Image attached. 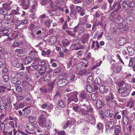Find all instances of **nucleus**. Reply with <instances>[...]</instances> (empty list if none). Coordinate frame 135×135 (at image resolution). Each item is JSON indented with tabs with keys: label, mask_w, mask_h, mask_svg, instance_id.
I'll return each mask as SVG.
<instances>
[{
	"label": "nucleus",
	"mask_w": 135,
	"mask_h": 135,
	"mask_svg": "<svg viewBox=\"0 0 135 135\" xmlns=\"http://www.w3.org/2000/svg\"><path fill=\"white\" fill-rule=\"evenodd\" d=\"M20 15V12L19 8L17 7L16 10H12L10 13L7 15H5L4 17V19L6 20H10L12 22L14 21L15 18L16 17V15Z\"/></svg>",
	"instance_id": "obj_1"
},
{
	"label": "nucleus",
	"mask_w": 135,
	"mask_h": 135,
	"mask_svg": "<svg viewBox=\"0 0 135 135\" xmlns=\"http://www.w3.org/2000/svg\"><path fill=\"white\" fill-rule=\"evenodd\" d=\"M93 108H89L87 110L83 108L81 111L80 114L86 118H91L93 114Z\"/></svg>",
	"instance_id": "obj_2"
},
{
	"label": "nucleus",
	"mask_w": 135,
	"mask_h": 135,
	"mask_svg": "<svg viewBox=\"0 0 135 135\" xmlns=\"http://www.w3.org/2000/svg\"><path fill=\"white\" fill-rule=\"evenodd\" d=\"M25 130L27 133L28 134L27 135H31L35 134V132L34 131V127L32 123H27L25 128Z\"/></svg>",
	"instance_id": "obj_3"
},
{
	"label": "nucleus",
	"mask_w": 135,
	"mask_h": 135,
	"mask_svg": "<svg viewBox=\"0 0 135 135\" xmlns=\"http://www.w3.org/2000/svg\"><path fill=\"white\" fill-rule=\"evenodd\" d=\"M118 91L122 97H125L128 95L131 92L130 89L124 87L120 88Z\"/></svg>",
	"instance_id": "obj_4"
},
{
	"label": "nucleus",
	"mask_w": 135,
	"mask_h": 135,
	"mask_svg": "<svg viewBox=\"0 0 135 135\" xmlns=\"http://www.w3.org/2000/svg\"><path fill=\"white\" fill-rule=\"evenodd\" d=\"M39 123L42 127H49L51 124V121L49 119L46 120V119H40Z\"/></svg>",
	"instance_id": "obj_5"
},
{
	"label": "nucleus",
	"mask_w": 135,
	"mask_h": 135,
	"mask_svg": "<svg viewBox=\"0 0 135 135\" xmlns=\"http://www.w3.org/2000/svg\"><path fill=\"white\" fill-rule=\"evenodd\" d=\"M29 55L32 60H34V61L35 62H37L40 60V58L36 51H31L29 54Z\"/></svg>",
	"instance_id": "obj_6"
},
{
	"label": "nucleus",
	"mask_w": 135,
	"mask_h": 135,
	"mask_svg": "<svg viewBox=\"0 0 135 135\" xmlns=\"http://www.w3.org/2000/svg\"><path fill=\"white\" fill-rule=\"evenodd\" d=\"M85 29L84 27H79L78 26H76L74 28L73 31L74 33L78 32V35H81V34L85 33Z\"/></svg>",
	"instance_id": "obj_7"
},
{
	"label": "nucleus",
	"mask_w": 135,
	"mask_h": 135,
	"mask_svg": "<svg viewBox=\"0 0 135 135\" xmlns=\"http://www.w3.org/2000/svg\"><path fill=\"white\" fill-rule=\"evenodd\" d=\"M11 82L15 84V86L21 85V82L19 80L18 78L16 77H12L11 79Z\"/></svg>",
	"instance_id": "obj_8"
},
{
	"label": "nucleus",
	"mask_w": 135,
	"mask_h": 135,
	"mask_svg": "<svg viewBox=\"0 0 135 135\" xmlns=\"http://www.w3.org/2000/svg\"><path fill=\"white\" fill-rule=\"evenodd\" d=\"M12 3L11 1L8 0L7 2L3 4V7L8 11L11 9L10 5Z\"/></svg>",
	"instance_id": "obj_9"
},
{
	"label": "nucleus",
	"mask_w": 135,
	"mask_h": 135,
	"mask_svg": "<svg viewBox=\"0 0 135 135\" xmlns=\"http://www.w3.org/2000/svg\"><path fill=\"white\" fill-rule=\"evenodd\" d=\"M68 83L67 81L65 79L59 80L57 82L58 86L60 87H63Z\"/></svg>",
	"instance_id": "obj_10"
},
{
	"label": "nucleus",
	"mask_w": 135,
	"mask_h": 135,
	"mask_svg": "<svg viewBox=\"0 0 135 135\" xmlns=\"http://www.w3.org/2000/svg\"><path fill=\"white\" fill-rule=\"evenodd\" d=\"M9 31L8 28L7 27H6L0 30V34L2 36H8V32Z\"/></svg>",
	"instance_id": "obj_11"
},
{
	"label": "nucleus",
	"mask_w": 135,
	"mask_h": 135,
	"mask_svg": "<svg viewBox=\"0 0 135 135\" xmlns=\"http://www.w3.org/2000/svg\"><path fill=\"white\" fill-rule=\"evenodd\" d=\"M115 98L114 94L112 93H109L108 95L105 97V100L107 102L111 101Z\"/></svg>",
	"instance_id": "obj_12"
},
{
	"label": "nucleus",
	"mask_w": 135,
	"mask_h": 135,
	"mask_svg": "<svg viewBox=\"0 0 135 135\" xmlns=\"http://www.w3.org/2000/svg\"><path fill=\"white\" fill-rule=\"evenodd\" d=\"M78 100V99L77 97V95L75 94L71 96L68 99V103H69L72 101L76 102Z\"/></svg>",
	"instance_id": "obj_13"
},
{
	"label": "nucleus",
	"mask_w": 135,
	"mask_h": 135,
	"mask_svg": "<svg viewBox=\"0 0 135 135\" xmlns=\"http://www.w3.org/2000/svg\"><path fill=\"white\" fill-rule=\"evenodd\" d=\"M104 105V103L103 102H102L99 99H98L96 102V106L97 109H100L102 108V106Z\"/></svg>",
	"instance_id": "obj_14"
},
{
	"label": "nucleus",
	"mask_w": 135,
	"mask_h": 135,
	"mask_svg": "<svg viewBox=\"0 0 135 135\" xmlns=\"http://www.w3.org/2000/svg\"><path fill=\"white\" fill-rule=\"evenodd\" d=\"M126 20L127 24L128 25L131 24L134 21L133 17L131 15H128L127 18Z\"/></svg>",
	"instance_id": "obj_15"
},
{
	"label": "nucleus",
	"mask_w": 135,
	"mask_h": 135,
	"mask_svg": "<svg viewBox=\"0 0 135 135\" xmlns=\"http://www.w3.org/2000/svg\"><path fill=\"white\" fill-rule=\"evenodd\" d=\"M71 42L67 39H64L62 41V45L64 47H66L70 45Z\"/></svg>",
	"instance_id": "obj_16"
},
{
	"label": "nucleus",
	"mask_w": 135,
	"mask_h": 135,
	"mask_svg": "<svg viewBox=\"0 0 135 135\" xmlns=\"http://www.w3.org/2000/svg\"><path fill=\"white\" fill-rule=\"evenodd\" d=\"M87 97V93L84 91H81L80 94L79 98L81 99H84V100H85L86 99Z\"/></svg>",
	"instance_id": "obj_17"
},
{
	"label": "nucleus",
	"mask_w": 135,
	"mask_h": 135,
	"mask_svg": "<svg viewBox=\"0 0 135 135\" xmlns=\"http://www.w3.org/2000/svg\"><path fill=\"white\" fill-rule=\"evenodd\" d=\"M10 97L9 94H6L3 95L2 97V99L3 101L6 102H9L10 100Z\"/></svg>",
	"instance_id": "obj_18"
},
{
	"label": "nucleus",
	"mask_w": 135,
	"mask_h": 135,
	"mask_svg": "<svg viewBox=\"0 0 135 135\" xmlns=\"http://www.w3.org/2000/svg\"><path fill=\"white\" fill-rule=\"evenodd\" d=\"M126 42V39L125 37H122L119 38L118 44V45L122 46Z\"/></svg>",
	"instance_id": "obj_19"
},
{
	"label": "nucleus",
	"mask_w": 135,
	"mask_h": 135,
	"mask_svg": "<svg viewBox=\"0 0 135 135\" xmlns=\"http://www.w3.org/2000/svg\"><path fill=\"white\" fill-rule=\"evenodd\" d=\"M134 101L132 99H129V100L128 102L127 106L131 108L133 107L134 105Z\"/></svg>",
	"instance_id": "obj_20"
},
{
	"label": "nucleus",
	"mask_w": 135,
	"mask_h": 135,
	"mask_svg": "<svg viewBox=\"0 0 135 135\" xmlns=\"http://www.w3.org/2000/svg\"><path fill=\"white\" fill-rule=\"evenodd\" d=\"M32 60L30 56H27L24 59L23 61L25 64H27L30 63Z\"/></svg>",
	"instance_id": "obj_21"
},
{
	"label": "nucleus",
	"mask_w": 135,
	"mask_h": 135,
	"mask_svg": "<svg viewBox=\"0 0 135 135\" xmlns=\"http://www.w3.org/2000/svg\"><path fill=\"white\" fill-rule=\"evenodd\" d=\"M113 69V71L116 73H119L121 70V67L119 66H114Z\"/></svg>",
	"instance_id": "obj_22"
},
{
	"label": "nucleus",
	"mask_w": 135,
	"mask_h": 135,
	"mask_svg": "<svg viewBox=\"0 0 135 135\" xmlns=\"http://www.w3.org/2000/svg\"><path fill=\"white\" fill-rule=\"evenodd\" d=\"M10 103L9 102H6L4 104V105L5 109V112L9 111L10 108Z\"/></svg>",
	"instance_id": "obj_23"
},
{
	"label": "nucleus",
	"mask_w": 135,
	"mask_h": 135,
	"mask_svg": "<svg viewBox=\"0 0 135 135\" xmlns=\"http://www.w3.org/2000/svg\"><path fill=\"white\" fill-rule=\"evenodd\" d=\"M1 87L5 89H7L9 91L11 90V85L9 82L7 83L4 85V86H2Z\"/></svg>",
	"instance_id": "obj_24"
},
{
	"label": "nucleus",
	"mask_w": 135,
	"mask_h": 135,
	"mask_svg": "<svg viewBox=\"0 0 135 135\" xmlns=\"http://www.w3.org/2000/svg\"><path fill=\"white\" fill-rule=\"evenodd\" d=\"M123 21V18L120 16H118L115 20V22L118 24H122V23Z\"/></svg>",
	"instance_id": "obj_25"
},
{
	"label": "nucleus",
	"mask_w": 135,
	"mask_h": 135,
	"mask_svg": "<svg viewBox=\"0 0 135 135\" xmlns=\"http://www.w3.org/2000/svg\"><path fill=\"white\" fill-rule=\"evenodd\" d=\"M13 23L15 22V25L16 26H18L21 25V21L20 20L16 17H15L14 20V21H12Z\"/></svg>",
	"instance_id": "obj_26"
},
{
	"label": "nucleus",
	"mask_w": 135,
	"mask_h": 135,
	"mask_svg": "<svg viewBox=\"0 0 135 135\" xmlns=\"http://www.w3.org/2000/svg\"><path fill=\"white\" fill-rule=\"evenodd\" d=\"M51 77V75L49 74H47L45 75L44 78V80L46 82L49 81Z\"/></svg>",
	"instance_id": "obj_27"
},
{
	"label": "nucleus",
	"mask_w": 135,
	"mask_h": 135,
	"mask_svg": "<svg viewBox=\"0 0 135 135\" xmlns=\"http://www.w3.org/2000/svg\"><path fill=\"white\" fill-rule=\"evenodd\" d=\"M22 43L21 41H15L13 44L12 45V46L13 47H15L19 46Z\"/></svg>",
	"instance_id": "obj_28"
},
{
	"label": "nucleus",
	"mask_w": 135,
	"mask_h": 135,
	"mask_svg": "<svg viewBox=\"0 0 135 135\" xmlns=\"http://www.w3.org/2000/svg\"><path fill=\"white\" fill-rule=\"evenodd\" d=\"M59 106L62 108H64L65 107L66 104L62 100H59L58 101Z\"/></svg>",
	"instance_id": "obj_29"
},
{
	"label": "nucleus",
	"mask_w": 135,
	"mask_h": 135,
	"mask_svg": "<svg viewBox=\"0 0 135 135\" xmlns=\"http://www.w3.org/2000/svg\"><path fill=\"white\" fill-rule=\"evenodd\" d=\"M85 101V102H83V100H81V102L80 103V107H83L84 108V109H85V107H86V108H88V106L86 105V103H88V102L87 99H86L85 100H84Z\"/></svg>",
	"instance_id": "obj_30"
},
{
	"label": "nucleus",
	"mask_w": 135,
	"mask_h": 135,
	"mask_svg": "<svg viewBox=\"0 0 135 135\" xmlns=\"http://www.w3.org/2000/svg\"><path fill=\"white\" fill-rule=\"evenodd\" d=\"M37 62H38L37 64L39 66H43L46 65V62L44 60H42L40 58V60H39V61H38Z\"/></svg>",
	"instance_id": "obj_31"
},
{
	"label": "nucleus",
	"mask_w": 135,
	"mask_h": 135,
	"mask_svg": "<svg viewBox=\"0 0 135 135\" xmlns=\"http://www.w3.org/2000/svg\"><path fill=\"white\" fill-rule=\"evenodd\" d=\"M22 111L24 112V114L25 116H27L31 112V110L29 109H28L26 108L22 109Z\"/></svg>",
	"instance_id": "obj_32"
},
{
	"label": "nucleus",
	"mask_w": 135,
	"mask_h": 135,
	"mask_svg": "<svg viewBox=\"0 0 135 135\" xmlns=\"http://www.w3.org/2000/svg\"><path fill=\"white\" fill-rule=\"evenodd\" d=\"M8 13L6 9L3 8H0V14L5 15Z\"/></svg>",
	"instance_id": "obj_33"
},
{
	"label": "nucleus",
	"mask_w": 135,
	"mask_h": 135,
	"mask_svg": "<svg viewBox=\"0 0 135 135\" xmlns=\"http://www.w3.org/2000/svg\"><path fill=\"white\" fill-rule=\"evenodd\" d=\"M11 64L17 68H19L20 66L17 60L12 61H11Z\"/></svg>",
	"instance_id": "obj_34"
},
{
	"label": "nucleus",
	"mask_w": 135,
	"mask_h": 135,
	"mask_svg": "<svg viewBox=\"0 0 135 135\" xmlns=\"http://www.w3.org/2000/svg\"><path fill=\"white\" fill-rule=\"evenodd\" d=\"M87 72V70L85 69H81L79 71L78 74L81 76L85 75Z\"/></svg>",
	"instance_id": "obj_35"
},
{
	"label": "nucleus",
	"mask_w": 135,
	"mask_h": 135,
	"mask_svg": "<svg viewBox=\"0 0 135 135\" xmlns=\"http://www.w3.org/2000/svg\"><path fill=\"white\" fill-rule=\"evenodd\" d=\"M20 85H18L15 86L16 87V92L21 93L22 92L23 90L21 87L20 86Z\"/></svg>",
	"instance_id": "obj_36"
},
{
	"label": "nucleus",
	"mask_w": 135,
	"mask_h": 135,
	"mask_svg": "<svg viewBox=\"0 0 135 135\" xmlns=\"http://www.w3.org/2000/svg\"><path fill=\"white\" fill-rule=\"evenodd\" d=\"M97 128L101 131V132L102 133L103 128V124L99 123L97 126Z\"/></svg>",
	"instance_id": "obj_37"
},
{
	"label": "nucleus",
	"mask_w": 135,
	"mask_h": 135,
	"mask_svg": "<svg viewBox=\"0 0 135 135\" xmlns=\"http://www.w3.org/2000/svg\"><path fill=\"white\" fill-rule=\"evenodd\" d=\"M52 21L50 19H47L46 21L44 22L45 24L48 27L50 26L51 25V23Z\"/></svg>",
	"instance_id": "obj_38"
},
{
	"label": "nucleus",
	"mask_w": 135,
	"mask_h": 135,
	"mask_svg": "<svg viewBox=\"0 0 135 135\" xmlns=\"http://www.w3.org/2000/svg\"><path fill=\"white\" fill-rule=\"evenodd\" d=\"M25 96L22 94H18L17 95L16 98L18 100H21L24 99Z\"/></svg>",
	"instance_id": "obj_39"
},
{
	"label": "nucleus",
	"mask_w": 135,
	"mask_h": 135,
	"mask_svg": "<svg viewBox=\"0 0 135 135\" xmlns=\"http://www.w3.org/2000/svg\"><path fill=\"white\" fill-rule=\"evenodd\" d=\"M56 37L55 36H52L49 39V42L51 44H54L56 41Z\"/></svg>",
	"instance_id": "obj_40"
},
{
	"label": "nucleus",
	"mask_w": 135,
	"mask_h": 135,
	"mask_svg": "<svg viewBox=\"0 0 135 135\" xmlns=\"http://www.w3.org/2000/svg\"><path fill=\"white\" fill-rule=\"evenodd\" d=\"M110 102L109 103V106L110 107H114L116 105V103L115 100H112L110 101Z\"/></svg>",
	"instance_id": "obj_41"
},
{
	"label": "nucleus",
	"mask_w": 135,
	"mask_h": 135,
	"mask_svg": "<svg viewBox=\"0 0 135 135\" xmlns=\"http://www.w3.org/2000/svg\"><path fill=\"white\" fill-rule=\"evenodd\" d=\"M36 28L35 26L33 23L30 24L28 26V28L30 31H32Z\"/></svg>",
	"instance_id": "obj_42"
},
{
	"label": "nucleus",
	"mask_w": 135,
	"mask_h": 135,
	"mask_svg": "<svg viewBox=\"0 0 135 135\" xmlns=\"http://www.w3.org/2000/svg\"><path fill=\"white\" fill-rule=\"evenodd\" d=\"M128 4L129 7L133 8L134 6V2L133 1H130L128 2Z\"/></svg>",
	"instance_id": "obj_43"
},
{
	"label": "nucleus",
	"mask_w": 135,
	"mask_h": 135,
	"mask_svg": "<svg viewBox=\"0 0 135 135\" xmlns=\"http://www.w3.org/2000/svg\"><path fill=\"white\" fill-rule=\"evenodd\" d=\"M30 2L28 0H23L22 2L23 6H27L29 4Z\"/></svg>",
	"instance_id": "obj_44"
},
{
	"label": "nucleus",
	"mask_w": 135,
	"mask_h": 135,
	"mask_svg": "<svg viewBox=\"0 0 135 135\" xmlns=\"http://www.w3.org/2000/svg\"><path fill=\"white\" fill-rule=\"evenodd\" d=\"M114 131L115 133H120L121 132L120 127L118 126H116L115 128Z\"/></svg>",
	"instance_id": "obj_45"
},
{
	"label": "nucleus",
	"mask_w": 135,
	"mask_h": 135,
	"mask_svg": "<svg viewBox=\"0 0 135 135\" xmlns=\"http://www.w3.org/2000/svg\"><path fill=\"white\" fill-rule=\"evenodd\" d=\"M54 82L49 83V88L47 89L48 91H51L53 90L54 88Z\"/></svg>",
	"instance_id": "obj_46"
},
{
	"label": "nucleus",
	"mask_w": 135,
	"mask_h": 135,
	"mask_svg": "<svg viewBox=\"0 0 135 135\" xmlns=\"http://www.w3.org/2000/svg\"><path fill=\"white\" fill-rule=\"evenodd\" d=\"M110 113V110H106L105 113V116L106 117L108 118L110 117V118L112 117V116L111 115Z\"/></svg>",
	"instance_id": "obj_47"
},
{
	"label": "nucleus",
	"mask_w": 135,
	"mask_h": 135,
	"mask_svg": "<svg viewBox=\"0 0 135 135\" xmlns=\"http://www.w3.org/2000/svg\"><path fill=\"white\" fill-rule=\"evenodd\" d=\"M113 126V122L112 121L109 122L108 123L107 127L109 129H111Z\"/></svg>",
	"instance_id": "obj_48"
},
{
	"label": "nucleus",
	"mask_w": 135,
	"mask_h": 135,
	"mask_svg": "<svg viewBox=\"0 0 135 135\" xmlns=\"http://www.w3.org/2000/svg\"><path fill=\"white\" fill-rule=\"evenodd\" d=\"M70 76V79L71 81H73V80H75V75L74 73H70L69 74Z\"/></svg>",
	"instance_id": "obj_49"
},
{
	"label": "nucleus",
	"mask_w": 135,
	"mask_h": 135,
	"mask_svg": "<svg viewBox=\"0 0 135 135\" xmlns=\"http://www.w3.org/2000/svg\"><path fill=\"white\" fill-rule=\"evenodd\" d=\"M89 36V35L88 33H85L83 36V38L85 41L87 40Z\"/></svg>",
	"instance_id": "obj_50"
},
{
	"label": "nucleus",
	"mask_w": 135,
	"mask_h": 135,
	"mask_svg": "<svg viewBox=\"0 0 135 135\" xmlns=\"http://www.w3.org/2000/svg\"><path fill=\"white\" fill-rule=\"evenodd\" d=\"M3 81L6 82H7L8 81L9 79V78L8 75H4L3 76Z\"/></svg>",
	"instance_id": "obj_51"
},
{
	"label": "nucleus",
	"mask_w": 135,
	"mask_h": 135,
	"mask_svg": "<svg viewBox=\"0 0 135 135\" xmlns=\"http://www.w3.org/2000/svg\"><path fill=\"white\" fill-rule=\"evenodd\" d=\"M22 85L23 86V89L26 91H28L29 88V86L25 84V83H22Z\"/></svg>",
	"instance_id": "obj_52"
},
{
	"label": "nucleus",
	"mask_w": 135,
	"mask_h": 135,
	"mask_svg": "<svg viewBox=\"0 0 135 135\" xmlns=\"http://www.w3.org/2000/svg\"><path fill=\"white\" fill-rule=\"evenodd\" d=\"M51 1V0H42L41 4L42 5L45 6L47 2H50Z\"/></svg>",
	"instance_id": "obj_53"
},
{
	"label": "nucleus",
	"mask_w": 135,
	"mask_h": 135,
	"mask_svg": "<svg viewBox=\"0 0 135 135\" xmlns=\"http://www.w3.org/2000/svg\"><path fill=\"white\" fill-rule=\"evenodd\" d=\"M105 88V86L104 85H101L99 87V90L100 93H104V91Z\"/></svg>",
	"instance_id": "obj_54"
},
{
	"label": "nucleus",
	"mask_w": 135,
	"mask_h": 135,
	"mask_svg": "<svg viewBox=\"0 0 135 135\" xmlns=\"http://www.w3.org/2000/svg\"><path fill=\"white\" fill-rule=\"evenodd\" d=\"M87 91L89 93H91L92 91V88L90 85H88L86 87Z\"/></svg>",
	"instance_id": "obj_55"
},
{
	"label": "nucleus",
	"mask_w": 135,
	"mask_h": 135,
	"mask_svg": "<svg viewBox=\"0 0 135 135\" xmlns=\"http://www.w3.org/2000/svg\"><path fill=\"white\" fill-rule=\"evenodd\" d=\"M117 7L115 8V11L116 12H118L119 9L121 8V4H120V2H117Z\"/></svg>",
	"instance_id": "obj_56"
},
{
	"label": "nucleus",
	"mask_w": 135,
	"mask_h": 135,
	"mask_svg": "<svg viewBox=\"0 0 135 135\" xmlns=\"http://www.w3.org/2000/svg\"><path fill=\"white\" fill-rule=\"evenodd\" d=\"M21 21V25H26L28 24V21L26 19H24Z\"/></svg>",
	"instance_id": "obj_57"
},
{
	"label": "nucleus",
	"mask_w": 135,
	"mask_h": 135,
	"mask_svg": "<svg viewBox=\"0 0 135 135\" xmlns=\"http://www.w3.org/2000/svg\"><path fill=\"white\" fill-rule=\"evenodd\" d=\"M89 129V128L85 127L82 129L81 132L85 134H86L88 132V130Z\"/></svg>",
	"instance_id": "obj_58"
},
{
	"label": "nucleus",
	"mask_w": 135,
	"mask_h": 135,
	"mask_svg": "<svg viewBox=\"0 0 135 135\" xmlns=\"http://www.w3.org/2000/svg\"><path fill=\"white\" fill-rule=\"evenodd\" d=\"M16 52L17 54L21 55L24 54L25 53V51L22 49H18L17 50Z\"/></svg>",
	"instance_id": "obj_59"
},
{
	"label": "nucleus",
	"mask_w": 135,
	"mask_h": 135,
	"mask_svg": "<svg viewBox=\"0 0 135 135\" xmlns=\"http://www.w3.org/2000/svg\"><path fill=\"white\" fill-rule=\"evenodd\" d=\"M95 83L96 84L99 85L101 83V80L99 78H96L95 80Z\"/></svg>",
	"instance_id": "obj_60"
},
{
	"label": "nucleus",
	"mask_w": 135,
	"mask_h": 135,
	"mask_svg": "<svg viewBox=\"0 0 135 135\" xmlns=\"http://www.w3.org/2000/svg\"><path fill=\"white\" fill-rule=\"evenodd\" d=\"M123 124L127 126L128 125L129 120L128 119H123Z\"/></svg>",
	"instance_id": "obj_61"
},
{
	"label": "nucleus",
	"mask_w": 135,
	"mask_h": 135,
	"mask_svg": "<svg viewBox=\"0 0 135 135\" xmlns=\"http://www.w3.org/2000/svg\"><path fill=\"white\" fill-rule=\"evenodd\" d=\"M40 90L43 93H45L47 92V89L45 87H41L40 88Z\"/></svg>",
	"instance_id": "obj_62"
},
{
	"label": "nucleus",
	"mask_w": 135,
	"mask_h": 135,
	"mask_svg": "<svg viewBox=\"0 0 135 135\" xmlns=\"http://www.w3.org/2000/svg\"><path fill=\"white\" fill-rule=\"evenodd\" d=\"M72 124L70 122L69 120H67L64 126L63 127V128L64 129H65L67 128L69 124Z\"/></svg>",
	"instance_id": "obj_63"
},
{
	"label": "nucleus",
	"mask_w": 135,
	"mask_h": 135,
	"mask_svg": "<svg viewBox=\"0 0 135 135\" xmlns=\"http://www.w3.org/2000/svg\"><path fill=\"white\" fill-rule=\"evenodd\" d=\"M66 32L67 34L69 35L72 36H75V34H74L73 32L69 31H66Z\"/></svg>",
	"instance_id": "obj_64"
}]
</instances>
